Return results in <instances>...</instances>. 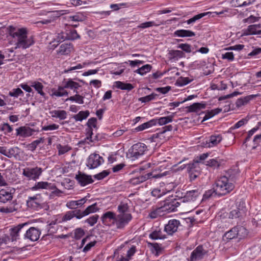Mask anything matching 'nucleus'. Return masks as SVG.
<instances>
[{
  "instance_id": "nucleus-1",
  "label": "nucleus",
  "mask_w": 261,
  "mask_h": 261,
  "mask_svg": "<svg viewBox=\"0 0 261 261\" xmlns=\"http://www.w3.org/2000/svg\"><path fill=\"white\" fill-rule=\"evenodd\" d=\"M9 33L10 36L16 41L15 49L20 48L26 49L35 43L33 36H28V32L25 28L15 29L11 27Z\"/></svg>"
},
{
  "instance_id": "nucleus-2",
  "label": "nucleus",
  "mask_w": 261,
  "mask_h": 261,
  "mask_svg": "<svg viewBox=\"0 0 261 261\" xmlns=\"http://www.w3.org/2000/svg\"><path fill=\"white\" fill-rule=\"evenodd\" d=\"M28 226V223H24L18 225L17 226L12 228L11 229L10 234L13 240H16L18 238L19 234L21 232L25 231L24 236L25 238L28 239L32 241H36L38 240L41 234L40 230L34 227H30L27 229V227Z\"/></svg>"
},
{
  "instance_id": "nucleus-3",
  "label": "nucleus",
  "mask_w": 261,
  "mask_h": 261,
  "mask_svg": "<svg viewBox=\"0 0 261 261\" xmlns=\"http://www.w3.org/2000/svg\"><path fill=\"white\" fill-rule=\"evenodd\" d=\"M128 199H125L122 201L118 205L117 207V224L120 226L125 227L129 222L132 220L133 217L130 212Z\"/></svg>"
},
{
  "instance_id": "nucleus-4",
  "label": "nucleus",
  "mask_w": 261,
  "mask_h": 261,
  "mask_svg": "<svg viewBox=\"0 0 261 261\" xmlns=\"http://www.w3.org/2000/svg\"><path fill=\"white\" fill-rule=\"evenodd\" d=\"M216 193L218 196L225 195L234 188V184L226 176H221L215 182Z\"/></svg>"
},
{
  "instance_id": "nucleus-5",
  "label": "nucleus",
  "mask_w": 261,
  "mask_h": 261,
  "mask_svg": "<svg viewBox=\"0 0 261 261\" xmlns=\"http://www.w3.org/2000/svg\"><path fill=\"white\" fill-rule=\"evenodd\" d=\"M147 148V146L142 143L139 142L134 144L128 150L127 156L132 160L138 159L144 154Z\"/></svg>"
},
{
  "instance_id": "nucleus-6",
  "label": "nucleus",
  "mask_w": 261,
  "mask_h": 261,
  "mask_svg": "<svg viewBox=\"0 0 261 261\" xmlns=\"http://www.w3.org/2000/svg\"><path fill=\"white\" fill-rule=\"evenodd\" d=\"M167 174V172H161L156 173L155 171H153L151 172H149L145 175H141L139 176L134 177L132 178L130 180V182L133 185H137L141 182H143L146 181L147 179L153 178H161L163 176H166Z\"/></svg>"
},
{
  "instance_id": "nucleus-7",
  "label": "nucleus",
  "mask_w": 261,
  "mask_h": 261,
  "mask_svg": "<svg viewBox=\"0 0 261 261\" xmlns=\"http://www.w3.org/2000/svg\"><path fill=\"white\" fill-rule=\"evenodd\" d=\"M102 223L105 224L115 225L117 229H123L124 226H120L117 224V215L114 212L108 211L104 213L101 217Z\"/></svg>"
},
{
  "instance_id": "nucleus-8",
  "label": "nucleus",
  "mask_w": 261,
  "mask_h": 261,
  "mask_svg": "<svg viewBox=\"0 0 261 261\" xmlns=\"http://www.w3.org/2000/svg\"><path fill=\"white\" fill-rule=\"evenodd\" d=\"M165 214L175 211L179 203L174 199H166L160 203Z\"/></svg>"
},
{
  "instance_id": "nucleus-9",
  "label": "nucleus",
  "mask_w": 261,
  "mask_h": 261,
  "mask_svg": "<svg viewBox=\"0 0 261 261\" xmlns=\"http://www.w3.org/2000/svg\"><path fill=\"white\" fill-rule=\"evenodd\" d=\"M42 172L40 167L26 168L23 169L22 175L30 179L36 180Z\"/></svg>"
},
{
  "instance_id": "nucleus-10",
  "label": "nucleus",
  "mask_w": 261,
  "mask_h": 261,
  "mask_svg": "<svg viewBox=\"0 0 261 261\" xmlns=\"http://www.w3.org/2000/svg\"><path fill=\"white\" fill-rule=\"evenodd\" d=\"M43 199L41 194H38L33 196H29L27 200V205L29 207L37 209L41 207Z\"/></svg>"
},
{
  "instance_id": "nucleus-11",
  "label": "nucleus",
  "mask_w": 261,
  "mask_h": 261,
  "mask_svg": "<svg viewBox=\"0 0 261 261\" xmlns=\"http://www.w3.org/2000/svg\"><path fill=\"white\" fill-rule=\"evenodd\" d=\"M104 160L98 154L93 153L89 155L87 162V166L90 169H94L100 166Z\"/></svg>"
},
{
  "instance_id": "nucleus-12",
  "label": "nucleus",
  "mask_w": 261,
  "mask_h": 261,
  "mask_svg": "<svg viewBox=\"0 0 261 261\" xmlns=\"http://www.w3.org/2000/svg\"><path fill=\"white\" fill-rule=\"evenodd\" d=\"M207 252V250L204 249L202 246L199 245L192 251L189 260L198 261L202 259Z\"/></svg>"
},
{
  "instance_id": "nucleus-13",
  "label": "nucleus",
  "mask_w": 261,
  "mask_h": 261,
  "mask_svg": "<svg viewBox=\"0 0 261 261\" xmlns=\"http://www.w3.org/2000/svg\"><path fill=\"white\" fill-rule=\"evenodd\" d=\"M180 224L179 221L172 219L169 221L167 224L165 225L164 231L169 235H172L175 232Z\"/></svg>"
},
{
  "instance_id": "nucleus-14",
  "label": "nucleus",
  "mask_w": 261,
  "mask_h": 261,
  "mask_svg": "<svg viewBox=\"0 0 261 261\" xmlns=\"http://www.w3.org/2000/svg\"><path fill=\"white\" fill-rule=\"evenodd\" d=\"M16 130V136H19L23 138L30 137L36 132L35 129L27 126L19 127Z\"/></svg>"
},
{
  "instance_id": "nucleus-15",
  "label": "nucleus",
  "mask_w": 261,
  "mask_h": 261,
  "mask_svg": "<svg viewBox=\"0 0 261 261\" xmlns=\"http://www.w3.org/2000/svg\"><path fill=\"white\" fill-rule=\"evenodd\" d=\"M75 178L82 186H85L93 182L91 175H88L80 172L76 175Z\"/></svg>"
},
{
  "instance_id": "nucleus-16",
  "label": "nucleus",
  "mask_w": 261,
  "mask_h": 261,
  "mask_svg": "<svg viewBox=\"0 0 261 261\" xmlns=\"http://www.w3.org/2000/svg\"><path fill=\"white\" fill-rule=\"evenodd\" d=\"M18 150L19 148L17 147H11L7 150L6 147L0 146V153L9 158H11L17 154Z\"/></svg>"
},
{
  "instance_id": "nucleus-17",
  "label": "nucleus",
  "mask_w": 261,
  "mask_h": 261,
  "mask_svg": "<svg viewBox=\"0 0 261 261\" xmlns=\"http://www.w3.org/2000/svg\"><path fill=\"white\" fill-rule=\"evenodd\" d=\"M200 191L199 189L187 191L185 196L183 198L182 201H193L196 199L197 197L200 194Z\"/></svg>"
},
{
  "instance_id": "nucleus-18",
  "label": "nucleus",
  "mask_w": 261,
  "mask_h": 261,
  "mask_svg": "<svg viewBox=\"0 0 261 261\" xmlns=\"http://www.w3.org/2000/svg\"><path fill=\"white\" fill-rule=\"evenodd\" d=\"M222 137L220 135H212L209 139L206 141L205 147H212L218 144L222 140Z\"/></svg>"
},
{
  "instance_id": "nucleus-19",
  "label": "nucleus",
  "mask_w": 261,
  "mask_h": 261,
  "mask_svg": "<svg viewBox=\"0 0 261 261\" xmlns=\"http://www.w3.org/2000/svg\"><path fill=\"white\" fill-rule=\"evenodd\" d=\"M87 199L85 197L79 200H71L67 202L66 206L70 209H75L82 206L87 201Z\"/></svg>"
},
{
  "instance_id": "nucleus-20",
  "label": "nucleus",
  "mask_w": 261,
  "mask_h": 261,
  "mask_svg": "<svg viewBox=\"0 0 261 261\" xmlns=\"http://www.w3.org/2000/svg\"><path fill=\"white\" fill-rule=\"evenodd\" d=\"M165 215V214L160 204L159 206L155 208L153 207L151 209L150 213L149 214L148 217L153 219L157 218L159 217L163 216Z\"/></svg>"
},
{
  "instance_id": "nucleus-21",
  "label": "nucleus",
  "mask_w": 261,
  "mask_h": 261,
  "mask_svg": "<svg viewBox=\"0 0 261 261\" xmlns=\"http://www.w3.org/2000/svg\"><path fill=\"white\" fill-rule=\"evenodd\" d=\"M168 58L170 60H177L185 57V54L179 50H170L168 52Z\"/></svg>"
},
{
  "instance_id": "nucleus-22",
  "label": "nucleus",
  "mask_w": 261,
  "mask_h": 261,
  "mask_svg": "<svg viewBox=\"0 0 261 261\" xmlns=\"http://www.w3.org/2000/svg\"><path fill=\"white\" fill-rule=\"evenodd\" d=\"M258 96H259V94L250 95L244 97L239 98L236 102V106L237 107H241L244 106L247 104L250 100Z\"/></svg>"
},
{
  "instance_id": "nucleus-23",
  "label": "nucleus",
  "mask_w": 261,
  "mask_h": 261,
  "mask_svg": "<svg viewBox=\"0 0 261 261\" xmlns=\"http://www.w3.org/2000/svg\"><path fill=\"white\" fill-rule=\"evenodd\" d=\"M13 196L12 193L8 190L6 189H2L0 190V202L6 203L12 199Z\"/></svg>"
},
{
  "instance_id": "nucleus-24",
  "label": "nucleus",
  "mask_w": 261,
  "mask_h": 261,
  "mask_svg": "<svg viewBox=\"0 0 261 261\" xmlns=\"http://www.w3.org/2000/svg\"><path fill=\"white\" fill-rule=\"evenodd\" d=\"M246 32V35H259L261 34V24L250 25Z\"/></svg>"
},
{
  "instance_id": "nucleus-25",
  "label": "nucleus",
  "mask_w": 261,
  "mask_h": 261,
  "mask_svg": "<svg viewBox=\"0 0 261 261\" xmlns=\"http://www.w3.org/2000/svg\"><path fill=\"white\" fill-rule=\"evenodd\" d=\"M81 85L79 83L74 82L72 79H69L64 82V88H69L73 91L74 92L78 93L77 89Z\"/></svg>"
},
{
  "instance_id": "nucleus-26",
  "label": "nucleus",
  "mask_w": 261,
  "mask_h": 261,
  "mask_svg": "<svg viewBox=\"0 0 261 261\" xmlns=\"http://www.w3.org/2000/svg\"><path fill=\"white\" fill-rule=\"evenodd\" d=\"M53 186L51 183L46 181H39L36 182L34 186L32 188V190H37L40 189H53Z\"/></svg>"
},
{
  "instance_id": "nucleus-27",
  "label": "nucleus",
  "mask_w": 261,
  "mask_h": 261,
  "mask_svg": "<svg viewBox=\"0 0 261 261\" xmlns=\"http://www.w3.org/2000/svg\"><path fill=\"white\" fill-rule=\"evenodd\" d=\"M72 49V45L71 43L62 44L58 50V54L61 55H68Z\"/></svg>"
},
{
  "instance_id": "nucleus-28",
  "label": "nucleus",
  "mask_w": 261,
  "mask_h": 261,
  "mask_svg": "<svg viewBox=\"0 0 261 261\" xmlns=\"http://www.w3.org/2000/svg\"><path fill=\"white\" fill-rule=\"evenodd\" d=\"M205 106L206 105L204 103L196 102L190 106L187 107L186 109L188 112H198L200 110L204 109Z\"/></svg>"
},
{
  "instance_id": "nucleus-29",
  "label": "nucleus",
  "mask_w": 261,
  "mask_h": 261,
  "mask_svg": "<svg viewBox=\"0 0 261 261\" xmlns=\"http://www.w3.org/2000/svg\"><path fill=\"white\" fill-rule=\"evenodd\" d=\"M174 35L180 37H193L195 36V33L190 30H178L174 32Z\"/></svg>"
},
{
  "instance_id": "nucleus-30",
  "label": "nucleus",
  "mask_w": 261,
  "mask_h": 261,
  "mask_svg": "<svg viewBox=\"0 0 261 261\" xmlns=\"http://www.w3.org/2000/svg\"><path fill=\"white\" fill-rule=\"evenodd\" d=\"M52 117L58 118L60 120L65 119L67 116V113L65 110H53L50 112Z\"/></svg>"
},
{
  "instance_id": "nucleus-31",
  "label": "nucleus",
  "mask_w": 261,
  "mask_h": 261,
  "mask_svg": "<svg viewBox=\"0 0 261 261\" xmlns=\"http://www.w3.org/2000/svg\"><path fill=\"white\" fill-rule=\"evenodd\" d=\"M238 236V229L237 227H234L229 231L225 232L223 236V240H230L235 238Z\"/></svg>"
},
{
  "instance_id": "nucleus-32",
  "label": "nucleus",
  "mask_w": 261,
  "mask_h": 261,
  "mask_svg": "<svg viewBox=\"0 0 261 261\" xmlns=\"http://www.w3.org/2000/svg\"><path fill=\"white\" fill-rule=\"evenodd\" d=\"M173 115H169L168 116L162 117L159 119L153 120L154 121H155V124L156 123H158L160 125H163L172 122L173 120Z\"/></svg>"
},
{
  "instance_id": "nucleus-33",
  "label": "nucleus",
  "mask_w": 261,
  "mask_h": 261,
  "mask_svg": "<svg viewBox=\"0 0 261 261\" xmlns=\"http://www.w3.org/2000/svg\"><path fill=\"white\" fill-rule=\"evenodd\" d=\"M149 238L152 240L165 239L166 236L163 233L161 229L155 230L149 234Z\"/></svg>"
},
{
  "instance_id": "nucleus-34",
  "label": "nucleus",
  "mask_w": 261,
  "mask_h": 261,
  "mask_svg": "<svg viewBox=\"0 0 261 261\" xmlns=\"http://www.w3.org/2000/svg\"><path fill=\"white\" fill-rule=\"evenodd\" d=\"M89 114L90 113L88 110L85 111H81L78 114L73 115L72 117L76 121H82L83 120L86 119Z\"/></svg>"
},
{
  "instance_id": "nucleus-35",
  "label": "nucleus",
  "mask_w": 261,
  "mask_h": 261,
  "mask_svg": "<svg viewBox=\"0 0 261 261\" xmlns=\"http://www.w3.org/2000/svg\"><path fill=\"white\" fill-rule=\"evenodd\" d=\"M31 86L34 88V89L37 91V92L40 94L43 97L45 96V93L43 91L42 89L43 88V85L38 82H32L31 84Z\"/></svg>"
},
{
  "instance_id": "nucleus-36",
  "label": "nucleus",
  "mask_w": 261,
  "mask_h": 261,
  "mask_svg": "<svg viewBox=\"0 0 261 261\" xmlns=\"http://www.w3.org/2000/svg\"><path fill=\"white\" fill-rule=\"evenodd\" d=\"M155 125V121H154L153 119L143 123L142 124L138 126L135 128V130L137 132H140L142 131L146 128H148L149 127H150L152 126H154Z\"/></svg>"
},
{
  "instance_id": "nucleus-37",
  "label": "nucleus",
  "mask_w": 261,
  "mask_h": 261,
  "mask_svg": "<svg viewBox=\"0 0 261 261\" xmlns=\"http://www.w3.org/2000/svg\"><path fill=\"white\" fill-rule=\"evenodd\" d=\"M115 86L121 90H127L130 91L134 88L133 85L129 83H124L122 82L117 81L115 82Z\"/></svg>"
},
{
  "instance_id": "nucleus-38",
  "label": "nucleus",
  "mask_w": 261,
  "mask_h": 261,
  "mask_svg": "<svg viewBox=\"0 0 261 261\" xmlns=\"http://www.w3.org/2000/svg\"><path fill=\"white\" fill-rule=\"evenodd\" d=\"M65 88H64V86H59L58 89L55 90L52 94V96H55L57 97H62L64 96H68V92L65 90Z\"/></svg>"
},
{
  "instance_id": "nucleus-39",
  "label": "nucleus",
  "mask_w": 261,
  "mask_h": 261,
  "mask_svg": "<svg viewBox=\"0 0 261 261\" xmlns=\"http://www.w3.org/2000/svg\"><path fill=\"white\" fill-rule=\"evenodd\" d=\"M255 0H233L232 2L237 7H245L251 4Z\"/></svg>"
},
{
  "instance_id": "nucleus-40",
  "label": "nucleus",
  "mask_w": 261,
  "mask_h": 261,
  "mask_svg": "<svg viewBox=\"0 0 261 261\" xmlns=\"http://www.w3.org/2000/svg\"><path fill=\"white\" fill-rule=\"evenodd\" d=\"M152 68V66L149 64L145 65L139 69L136 70L134 72L141 75H143L146 73L149 72Z\"/></svg>"
},
{
  "instance_id": "nucleus-41",
  "label": "nucleus",
  "mask_w": 261,
  "mask_h": 261,
  "mask_svg": "<svg viewBox=\"0 0 261 261\" xmlns=\"http://www.w3.org/2000/svg\"><path fill=\"white\" fill-rule=\"evenodd\" d=\"M192 81L193 79H190L188 77L181 76L177 80L176 85L179 86H183L190 83Z\"/></svg>"
},
{
  "instance_id": "nucleus-42",
  "label": "nucleus",
  "mask_w": 261,
  "mask_h": 261,
  "mask_svg": "<svg viewBox=\"0 0 261 261\" xmlns=\"http://www.w3.org/2000/svg\"><path fill=\"white\" fill-rule=\"evenodd\" d=\"M70 100L72 101H75L79 104L84 103V97L76 93L74 96H70L67 98L65 101Z\"/></svg>"
},
{
  "instance_id": "nucleus-43",
  "label": "nucleus",
  "mask_w": 261,
  "mask_h": 261,
  "mask_svg": "<svg viewBox=\"0 0 261 261\" xmlns=\"http://www.w3.org/2000/svg\"><path fill=\"white\" fill-rule=\"evenodd\" d=\"M99 208L97 206V204L96 203L88 206L84 210V214L86 216L88 215L91 213H95L98 211Z\"/></svg>"
},
{
  "instance_id": "nucleus-44",
  "label": "nucleus",
  "mask_w": 261,
  "mask_h": 261,
  "mask_svg": "<svg viewBox=\"0 0 261 261\" xmlns=\"http://www.w3.org/2000/svg\"><path fill=\"white\" fill-rule=\"evenodd\" d=\"M80 38V35L77 34L76 31L71 30L67 34L66 39L68 40H75Z\"/></svg>"
},
{
  "instance_id": "nucleus-45",
  "label": "nucleus",
  "mask_w": 261,
  "mask_h": 261,
  "mask_svg": "<svg viewBox=\"0 0 261 261\" xmlns=\"http://www.w3.org/2000/svg\"><path fill=\"white\" fill-rule=\"evenodd\" d=\"M238 229V236L240 238H244L248 234L247 230L243 226H236Z\"/></svg>"
},
{
  "instance_id": "nucleus-46",
  "label": "nucleus",
  "mask_w": 261,
  "mask_h": 261,
  "mask_svg": "<svg viewBox=\"0 0 261 261\" xmlns=\"http://www.w3.org/2000/svg\"><path fill=\"white\" fill-rule=\"evenodd\" d=\"M157 96L158 95L156 94L153 93L145 97H141L139 100L142 102H146L155 99Z\"/></svg>"
},
{
  "instance_id": "nucleus-47",
  "label": "nucleus",
  "mask_w": 261,
  "mask_h": 261,
  "mask_svg": "<svg viewBox=\"0 0 261 261\" xmlns=\"http://www.w3.org/2000/svg\"><path fill=\"white\" fill-rule=\"evenodd\" d=\"M220 163L216 159H211L207 162L206 165L213 167L214 168H218L220 166Z\"/></svg>"
},
{
  "instance_id": "nucleus-48",
  "label": "nucleus",
  "mask_w": 261,
  "mask_h": 261,
  "mask_svg": "<svg viewBox=\"0 0 261 261\" xmlns=\"http://www.w3.org/2000/svg\"><path fill=\"white\" fill-rule=\"evenodd\" d=\"M98 218V215H94L86 219L85 222L88 223L90 226H93L97 222Z\"/></svg>"
},
{
  "instance_id": "nucleus-49",
  "label": "nucleus",
  "mask_w": 261,
  "mask_h": 261,
  "mask_svg": "<svg viewBox=\"0 0 261 261\" xmlns=\"http://www.w3.org/2000/svg\"><path fill=\"white\" fill-rule=\"evenodd\" d=\"M1 130L4 132L5 134L11 133L13 131V128L7 123H4L1 126Z\"/></svg>"
},
{
  "instance_id": "nucleus-50",
  "label": "nucleus",
  "mask_w": 261,
  "mask_h": 261,
  "mask_svg": "<svg viewBox=\"0 0 261 261\" xmlns=\"http://www.w3.org/2000/svg\"><path fill=\"white\" fill-rule=\"evenodd\" d=\"M216 195V188L215 187L213 189H211L206 191L203 195V199H206L211 197H213Z\"/></svg>"
},
{
  "instance_id": "nucleus-51",
  "label": "nucleus",
  "mask_w": 261,
  "mask_h": 261,
  "mask_svg": "<svg viewBox=\"0 0 261 261\" xmlns=\"http://www.w3.org/2000/svg\"><path fill=\"white\" fill-rule=\"evenodd\" d=\"M160 24H156L154 21H148L140 24L138 27L145 29L153 26H159Z\"/></svg>"
},
{
  "instance_id": "nucleus-52",
  "label": "nucleus",
  "mask_w": 261,
  "mask_h": 261,
  "mask_svg": "<svg viewBox=\"0 0 261 261\" xmlns=\"http://www.w3.org/2000/svg\"><path fill=\"white\" fill-rule=\"evenodd\" d=\"M253 143L254 146H253V149H255L257 146L260 147L261 150V134L260 135H256L253 139Z\"/></svg>"
},
{
  "instance_id": "nucleus-53",
  "label": "nucleus",
  "mask_w": 261,
  "mask_h": 261,
  "mask_svg": "<svg viewBox=\"0 0 261 261\" xmlns=\"http://www.w3.org/2000/svg\"><path fill=\"white\" fill-rule=\"evenodd\" d=\"M73 215L74 214L72 211L67 212L62 218V222L70 220L74 217Z\"/></svg>"
},
{
  "instance_id": "nucleus-54",
  "label": "nucleus",
  "mask_w": 261,
  "mask_h": 261,
  "mask_svg": "<svg viewBox=\"0 0 261 261\" xmlns=\"http://www.w3.org/2000/svg\"><path fill=\"white\" fill-rule=\"evenodd\" d=\"M199 166V163L196 162L194 159L193 162L189 163L187 165V171L188 172H193Z\"/></svg>"
},
{
  "instance_id": "nucleus-55",
  "label": "nucleus",
  "mask_w": 261,
  "mask_h": 261,
  "mask_svg": "<svg viewBox=\"0 0 261 261\" xmlns=\"http://www.w3.org/2000/svg\"><path fill=\"white\" fill-rule=\"evenodd\" d=\"M241 215V212L239 208L231 211L229 215V218L233 219L239 217Z\"/></svg>"
},
{
  "instance_id": "nucleus-56",
  "label": "nucleus",
  "mask_w": 261,
  "mask_h": 261,
  "mask_svg": "<svg viewBox=\"0 0 261 261\" xmlns=\"http://www.w3.org/2000/svg\"><path fill=\"white\" fill-rule=\"evenodd\" d=\"M97 119L95 118H91L89 119L87 122V125L89 128L93 129L96 128Z\"/></svg>"
},
{
  "instance_id": "nucleus-57",
  "label": "nucleus",
  "mask_w": 261,
  "mask_h": 261,
  "mask_svg": "<svg viewBox=\"0 0 261 261\" xmlns=\"http://www.w3.org/2000/svg\"><path fill=\"white\" fill-rule=\"evenodd\" d=\"M178 48H180L186 53H190L191 52V46L190 45L185 43V44H180L177 46Z\"/></svg>"
},
{
  "instance_id": "nucleus-58",
  "label": "nucleus",
  "mask_w": 261,
  "mask_h": 261,
  "mask_svg": "<svg viewBox=\"0 0 261 261\" xmlns=\"http://www.w3.org/2000/svg\"><path fill=\"white\" fill-rule=\"evenodd\" d=\"M223 59H227L229 61H232L234 60V55L232 52H227L222 55Z\"/></svg>"
},
{
  "instance_id": "nucleus-59",
  "label": "nucleus",
  "mask_w": 261,
  "mask_h": 261,
  "mask_svg": "<svg viewBox=\"0 0 261 261\" xmlns=\"http://www.w3.org/2000/svg\"><path fill=\"white\" fill-rule=\"evenodd\" d=\"M84 234V231L82 228H77L74 231L75 239L79 240L80 239Z\"/></svg>"
},
{
  "instance_id": "nucleus-60",
  "label": "nucleus",
  "mask_w": 261,
  "mask_h": 261,
  "mask_svg": "<svg viewBox=\"0 0 261 261\" xmlns=\"http://www.w3.org/2000/svg\"><path fill=\"white\" fill-rule=\"evenodd\" d=\"M23 94V91L20 88L14 89L12 91L10 92L9 95L11 96L18 97Z\"/></svg>"
},
{
  "instance_id": "nucleus-61",
  "label": "nucleus",
  "mask_w": 261,
  "mask_h": 261,
  "mask_svg": "<svg viewBox=\"0 0 261 261\" xmlns=\"http://www.w3.org/2000/svg\"><path fill=\"white\" fill-rule=\"evenodd\" d=\"M109 174V172H108L106 170H104L102 172L95 175L94 176V178H95L98 180H100V179L104 178L105 177L108 176Z\"/></svg>"
},
{
  "instance_id": "nucleus-62",
  "label": "nucleus",
  "mask_w": 261,
  "mask_h": 261,
  "mask_svg": "<svg viewBox=\"0 0 261 261\" xmlns=\"http://www.w3.org/2000/svg\"><path fill=\"white\" fill-rule=\"evenodd\" d=\"M171 87L168 86L165 87L157 88L155 89V90L163 94H165L167 93L171 90Z\"/></svg>"
},
{
  "instance_id": "nucleus-63",
  "label": "nucleus",
  "mask_w": 261,
  "mask_h": 261,
  "mask_svg": "<svg viewBox=\"0 0 261 261\" xmlns=\"http://www.w3.org/2000/svg\"><path fill=\"white\" fill-rule=\"evenodd\" d=\"M164 194V192H161L159 189H154L151 192L152 196L156 198H160Z\"/></svg>"
},
{
  "instance_id": "nucleus-64",
  "label": "nucleus",
  "mask_w": 261,
  "mask_h": 261,
  "mask_svg": "<svg viewBox=\"0 0 261 261\" xmlns=\"http://www.w3.org/2000/svg\"><path fill=\"white\" fill-rule=\"evenodd\" d=\"M72 212H73L74 214L73 216L74 217H76L77 219H80L83 218L84 216H86V215L84 214V211H81L80 210H75V211H72Z\"/></svg>"
}]
</instances>
